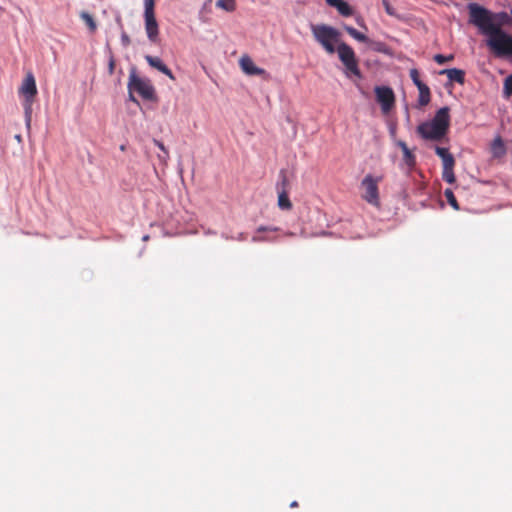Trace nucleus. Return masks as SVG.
Masks as SVG:
<instances>
[{
  "label": "nucleus",
  "mask_w": 512,
  "mask_h": 512,
  "mask_svg": "<svg viewBox=\"0 0 512 512\" xmlns=\"http://www.w3.org/2000/svg\"><path fill=\"white\" fill-rule=\"evenodd\" d=\"M271 240L272 239L269 236H259L257 234L252 237L253 242H263V241H271Z\"/></svg>",
  "instance_id": "29"
},
{
  "label": "nucleus",
  "mask_w": 512,
  "mask_h": 512,
  "mask_svg": "<svg viewBox=\"0 0 512 512\" xmlns=\"http://www.w3.org/2000/svg\"><path fill=\"white\" fill-rule=\"evenodd\" d=\"M154 144L164 153V156H159L161 159L166 160L168 158V151L164 144L158 140H154Z\"/></svg>",
  "instance_id": "26"
},
{
  "label": "nucleus",
  "mask_w": 512,
  "mask_h": 512,
  "mask_svg": "<svg viewBox=\"0 0 512 512\" xmlns=\"http://www.w3.org/2000/svg\"><path fill=\"white\" fill-rule=\"evenodd\" d=\"M240 67L243 72L247 75H262L265 73V70L256 66L253 60L249 56H243L239 61Z\"/></svg>",
  "instance_id": "11"
},
{
  "label": "nucleus",
  "mask_w": 512,
  "mask_h": 512,
  "mask_svg": "<svg viewBox=\"0 0 512 512\" xmlns=\"http://www.w3.org/2000/svg\"><path fill=\"white\" fill-rule=\"evenodd\" d=\"M375 94L377 102L381 105L382 111L384 113L389 112L395 102L393 90L388 86H377L375 87Z\"/></svg>",
  "instance_id": "9"
},
{
  "label": "nucleus",
  "mask_w": 512,
  "mask_h": 512,
  "mask_svg": "<svg viewBox=\"0 0 512 512\" xmlns=\"http://www.w3.org/2000/svg\"><path fill=\"white\" fill-rule=\"evenodd\" d=\"M121 42L123 46H128L130 44V38L125 32L121 34Z\"/></svg>",
  "instance_id": "30"
},
{
  "label": "nucleus",
  "mask_w": 512,
  "mask_h": 512,
  "mask_svg": "<svg viewBox=\"0 0 512 512\" xmlns=\"http://www.w3.org/2000/svg\"><path fill=\"white\" fill-rule=\"evenodd\" d=\"M275 231H278V228H277V227H265V226H260V227H258V229H257V233H261V232H275Z\"/></svg>",
  "instance_id": "28"
},
{
  "label": "nucleus",
  "mask_w": 512,
  "mask_h": 512,
  "mask_svg": "<svg viewBox=\"0 0 512 512\" xmlns=\"http://www.w3.org/2000/svg\"><path fill=\"white\" fill-rule=\"evenodd\" d=\"M454 165L455 161L443 165L442 178L449 184L454 183L456 180L454 174Z\"/></svg>",
  "instance_id": "16"
},
{
  "label": "nucleus",
  "mask_w": 512,
  "mask_h": 512,
  "mask_svg": "<svg viewBox=\"0 0 512 512\" xmlns=\"http://www.w3.org/2000/svg\"><path fill=\"white\" fill-rule=\"evenodd\" d=\"M297 506H298L297 501H293V502L290 504V507H292V508L297 507Z\"/></svg>",
  "instance_id": "35"
},
{
  "label": "nucleus",
  "mask_w": 512,
  "mask_h": 512,
  "mask_svg": "<svg viewBox=\"0 0 512 512\" xmlns=\"http://www.w3.org/2000/svg\"><path fill=\"white\" fill-rule=\"evenodd\" d=\"M326 2L332 7H335L342 16L348 17L353 14V9L344 0H326Z\"/></svg>",
  "instance_id": "14"
},
{
  "label": "nucleus",
  "mask_w": 512,
  "mask_h": 512,
  "mask_svg": "<svg viewBox=\"0 0 512 512\" xmlns=\"http://www.w3.org/2000/svg\"><path fill=\"white\" fill-rule=\"evenodd\" d=\"M80 18L85 22V24L88 26L89 30L91 33H94L97 29V24L94 20V18L92 17V15H90L88 12L86 11H82L80 13Z\"/></svg>",
  "instance_id": "20"
},
{
  "label": "nucleus",
  "mask_w": 512,
  "mask_h": 512,
  "mask_svg": "<svg viewBox=\"0 0 512 512\" xmlns=\"http://www.w3.org/2000/svg\"><path fill=\"white\" fill-rule=\"evenodd\" d=\"M384 48H385V44H384V43H382V42H377V43H375V47H374V49H375L376 51H378V52H384V51H385V49H384Z\"/></svg>",
  "instance_id": "31"
},
{
  "label": "nucleus",
  "mask_w": 512,
  "mask_h": 512,
  "mask_svg": "<svg viewBox=\"0 0 512 512\" xmlns=\"http://www.w3.org/2000/svg\"><path fill=\"white\" fill-rule=\"evenodd\" d=\"M344 28H345L346 32L351 37H353L355 40H357L359 42H363V43H367L369 41L368 37L365 34L359 32L354 27H352V26H345Z\"/></svg>",
  "instance_id": "18"
},
{
  "label": "nucleus",
  "mask_w": 512,
  "mask_h": 512,
  "mask_svg": "<svg viewBox=\"0 0 512 512\" xmlns=\"http://www.w3.org/2000/svg\"><path fill=\"white\" fill-rule=\"evenodd\" d=\"M495 146L503 147L502 140L500 138H497L494 142Z\"/></svg>",
  "instance_id": "34"
},
{
  "label": "nucleus",
  "mask_w": 512,
  "mask_h": 512,
  "mask_svg": "<svg viewBox=\"0 0 512 512\" xmlns=\"http://www.w3.org/2000/svg\"><path fill=\"white\" fill-rule=\"evenodd\" d=\"M419 90L418 102L420 106H426L430 102V89L427 85L421 87Z\"/></svg>",
  "instance_id": "19"
},
{
  "label": "nucleus",
  "mask_w": 512,
  "mask_h": 512,
  "mask_svg": "<svg viewBox=\"0 0 512 512\" xmlns=\"http://www.w3.org/2000/svg\"><path fill=\"white\" fill-rule=\"evenodd\" d=\"M15 138H16V140L21 141V136L20 135H16Z\"/></svg>",
  "instance_id": "36"
},
{
  "label": "nucleus",
  "mask_w": 512,
  "mask_h": 512,
  "mask_svg": "<svg viewBox=\"0 0 512 512\" xmlns=\"http://www.w3.org/2000/svg\"><path fill=\"white\" fill-rule=\"evenodd\" d=\"M282 180L280 183H277L278 189V206L282 210H289L292 207L291 201L288 197L287 192L285 191V186L287 185V178L283 172H281Z\"/></svg>",
  "instance_id": "10"
},
{
  "label": "nucleus",
  "mask_w": 512,
  "mask_h": 512,
  "mask_svg": "<svg viewBox=\"0 0 512 512\" xmlns=\"http://www.w3.org/2000/svg\"><path fill=\"white\" fill-rule=\"evenodd\" d=\"M128 90H134L144 100L151 101L155 99V89L151 81L147 78L139 77L134 69L129 75Z\"/></svg>",
  "instance_id": "7"
},
{
  "label": "nucleus",
  "mask_w": 512,
  "mask_h": 512,
  "mask_svg": "<svg viewBox=\"0 0 512 512\" xmlns=\"http://www.w3.org/2000/svg\"><path fill=\"white\" fill-rule=\"evenodd\" d=\"M155 1L144 0V22L148 39L156 43L159 36V27L154 12Z\"/></svg>",
  "instance_id": "8"
},
{
  "label": "nucleus",
  "mask_w": 512,
  "mask_h": 512,
  "mask_svg": "<svg viewBox=\"0 0 512 512\" xmlns=\"http://www.w3.org/2000/svg\"><path fill=\"white\" fill-rule=\"evenodd\" d=\"M440 74H445L449 81L463 84L465 81V72L458 68H449L440 71Z\"/></svg>",
  "instance_id": "13"
},
{
  "label": "nucleus",
  "mask_w": 512,
  "mask_h": 512,
  "mask_svg": "<svg viewBox=\"0 0 512 512\" xmlns=\"http://www.w3.org/2000/svg\"><path fill=\"white\" fill-rule=\"evenodd\" d=\"M383 5H384V8H385V11L387 12V14L389 15H395V10L394 8L389 4V2L387 0H383Z\"/></svg>",
  "instance_id": "27"
},
{
  "label": "nucleus",
  "mask_w": 512,
  "mask_h": 512,
  "mask_svg": "<svg viewBox=\"0 0 512 512\" xmlns=\"http://www.w3.org/2000/svg\"><path fill=\"white\" fill-rule=\"evenodd\" d=\"M148 238H149V236H148V235L143 236V240H144V241L148 240Z\"/></svg>",
  "instance_id": "37"
},
{
  "label": "nucleus",
  "mask_w": 512,
  "mask_h": 512,
  "mask_svg": "<svg viewBox=\"0 0 512 512\" xmlns=\"http://www.w3.org/2000/svg\"><path fill=\"white\" fill-rule=\"evenodd\" d=\"M435 153L441 158L443 165L455 161L453 155L447 148L436 146Z\"/></svg>",
  "instance_id": "17"
},
{
  "label": "nucleus",
  "mask_w": 512,
  "mask_h": 512,
  "mask_svg": "<svg viewBox=\"0 0 512 512\" xmlns=\"http://www.w3.org/2000/svg\"><path fill=\"white\" fill-rule=\"evenodd\" d=\"M397 145L401 148L403 152V161L409 167L413 168L416 164L415 155L411 152L404 141H398Z\"/></svg>",
  "instance_id": "15"
},
{
  "label": "nucleus",
  "mask_w": 512,
  "mask_h": 512,
  "mask_svg": "<svg viewBox=\"0 0 512 512\" xmlns=\"http://www.w3.org/2000/svg\"><path fill=\"white\" fill-rule=\"evenodd\" d=\"M409 75H410V78H411L412 82L414 83V85L418 89L426 85L425 83H423L420 80L419 72H418V70L416 68L411 69L410 72H409Z\"/></svg>",
  "instance_id": "23"
},
{
  "label": "nucleus",
  "mask_w": 512,
  "mask_h": 512,
  "mask_svg": "<svg viewBox=\"0 0 512 512\" xmlns=\"http://www.w3.org/2000/svg\"><path fill=\"white\" fill-rule=\"evenodd\" d=\"M381 177H374L371 174L366 175L360 184L361 197L370 205L374 207L380 206L379 188L378 184Z\"/></svg>",
  "instance_id": "6"
},
{
  "label": "nucleus",
  "mask_w": 512,
  "mask_h": 512,
  "mask_svg": "<svg viewBox=\"0 0 512 512\" xmlns=\"http://www.w3.org/2000/svg\"><path fill=\"white\" fill-rule=\"evenodd\" d=\"M449 108H440L431 121L423 122L417 127L420 136L427 140H440L449 128Z\"/></svg>",
  "instance_id": "2"
},
{
  "label": "nucleus",
  "mask_w": 512,
  "mask_h": 512,
  "mask_svg": "<svg viewBox=\"0 0 512 512\" xmlns=\"http://www.w3.org/2000/svg\"><path fill=\"white\" fill-rule=\"evenodd\" d=\"M512 95V74L509 75L503 84V97L508 99Z\"/></svg>",
  "instance_id": "22"
},
{
  "label": "nucleus",
  "mask_w": 512,
  "mask_h": 512,
  "mask_svg": "<svg viewBox=\"0 0 512 512\" xmlns=\"http://www.w3.org/2000/svg\"><path fill=\"white\" fill-rule=\"evenodd\" d=\"M19 94L24 98L23 100V108H24V116H25V124L27 128H30L31 119H32V106L34 102V98L37 94V87L34 75L29 72L24 78L20 88Z\"/></svg>",
  "instance_id": "4"
},
{
  "label": "nucleus",
  "mask_w": 512,
  "mask_h": 512,
  "mask_svg": "<svg viewBox=\"0 0 512 512\" xmlns=\"http://www.w3.org/2000/svg\"><path fill=\"white\" fill-rule=\"evenodd\" d=\"M444 195L448 201V203L454 208V209H459V206H458V203H457V200L452 192V190L450 189H446L445 192H444Z\"/></svg>",
  "instance_id": "24"
},
{
  "label": "nucleus",
  "mask_w": 512,
  "mask_h": 512,
  "mask_svg": "<svg viewBox=\"0 0 512 512\" xmlns=\"http://www.w3.org/2000/svg\"><path fill=\"white\" fill-rule=\"evenodd\" d=\"M114 72V60L110 59L109 61V73L112 74Z\"/></svg>",
  "instance_id": "33"
},
{
  "label": "nucleus",
  "mask_w": 512,
  "mask_h": 512,
  "mask_svg": "<svg viewBox=\"0 0 512 512\" xmlns=\"http://www.w3.org/2000/svg\"><path fill=\"white\" fill-rule=\"evenodd\" d=\"M434 61L437 63V64H444L448 61H452L454 59V55L453 54H450V55H442V54H436L434 57H433Z\"/></svg>",
  "instance_id": "25"
},
{
  "label": "nucleus",
  "mask_w": 512,
  "mask_h": 512,
  "mask_svg": "<svg viewBox=\"0 0 512 512\" xmlns=\"http://www.w3.org/2000/svg\"><path fill=\"white\" fill-rule=\"evenodd\" d=\"M338 56L341 62L345 66V75L348 78L352 76L361 79L362 74L358 67V63L355 57L353 49L346 43H339L337 48Z\"/></svg>",
  "instance_id": "5"
},
{
  "label": "nucleus",
  "mask_w": 512,
  "mask_h": 512,
  "mask_svg": "<svg viewBox=\"0 0 512 512\" xmlns=\"http://www.w3.org/2000/svg\"><path fill=\"white\" fill-rule=\"evenodd\" d=\"M216 6L227 11L232 12L235 10V0H217Z\"/></svg>",
  "instance_id": "21"
},
{
  "label": "nucleus",
  "mask_w": 512,
  "mask_h": 512,
  "mask_svg": "<svg viewBox=\"0 0 512 512\" xmlns=\"http://www.w3.org/2000/svg\"><path fill=\"white\" fill-rule=\"evenodd\" d=\"M134 93H135L134 90H128V98H129L130 101L139 104L137 99H136V97L134 96Z\"/></svg>",
  "instance_id": "32"
},
{
  "label": "nucleus",
  "mask_w": 512,
  "mask_h": 512,
  "mask_svg": "<svg viewBox=\"0 0 512 512\" xmlns=\"http://www.w3.org/2000/svg\"><path fill=\"white\" fill-rule=\"evenodd\" d=\"M145 60L151 67H153V68L157 69L158 71L162 72L163 74L167 75L170 79H172V80L175 79L172 71L163 63V61L159 57L146 55Z\"/></svg>",
  "instance_id": "12"
},
{
  "label": "nucleus",
  "mask_w": 512,
  "mask_h": 512,
  "mask_svg": "<svg viewBox=\"0 0 512 512\" xmlns=\"http://www.w3.org/2000/svg\"><path fill=\"white\" fill-rule=\"evenodd\" d=\"M467 8L469 23L486 37V46L492 54L500 59L512 58V34L503 29L511 23V13L493 12L475 2L469 3Z\"/></svg>",
  "instance_id": "1"
},
{
  "label": "nucleus",
  "mask_w": 512,
  "mask_h": 512,
  "mask_svg": "<svg viewBox=\"0 0 512 512\" xmlns=\"http://www.w3.org/2000/svg\"><path fill=\"white\" fill-rule=\"evenodd\" d=\"M311 31L315 40L327 53L333 54L336 51L335 45L340 40V32L336 28L326 24H317L311 25Z\"/></svg>",
  "instance_id": "3"
}]
</instances>
